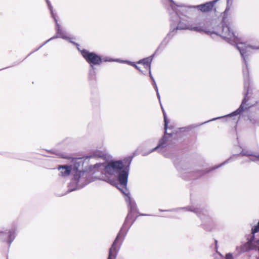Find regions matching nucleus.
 <instances>
[{"label": "nucleus", "mask_w": 259, "mask_h": 259, "mask_svg": "<svg viewBox=\"0 0 259 259\" xmlns=\"http://www.w3.org/2000/svg\"><path fill=\"white\" fill-rule=\"evenodd\" d=\"M153 86H154V88H155V90L156 91H157L158 90V88L157 87V85H156V83L155 82V81L154 80V82H153Z\"/></svg>", "instance_id": "cd10ccee"}, {"label": "nucleus", "mask_w": 259, "mask_h": 259, "mask_svg": "<svg viewBox=\"0 0 259 259\" xmlns=\"http://www.w3.org/2000/svg\"><path fill=\"white\" fill-rule=\"evenodd\" d=\"M123 62H125V61H122ZM126 63H127L128 64L135 67L136 68V66H137L135 63L134 62H127V61H126Z\"/></svg>", "instance_id": "b1692460"}, {"label": "nucleus", "mask_w": 259, "mask_h": 259, "mask_svg": "<svg viewBox=\"0 0 259 259\" xmlns=\"http://www.w3.org/2000/svg\"><path fill=\"white\" fill-rule=\"evenodd\" d=\"M136 68L137 69H138L139 71H140V72H142V71L141 70V69H140V67H138V66H136Z\"/></svg>", "instance_id": "2f4dec72"}, {"label": "nucleus", "mask_w": 259, "mask_h": 259, "mask_svg": "<svg viewBox=\"0 0 259 259\" xmlns=\"http://www.w3.org/2000/svg\"><path fill=\"white\" fill-rule=\"evenodd\" d=\"M185 208L195 213L201 219L204 226L212 223V219L207 215V211L205 209H200L193 206H189Z\"/></svg>", "instance_id": "1a4fd4ad"}, {"label": "nucleus", "mask_w": 259, "mask_h": 259, "mask_svg": "<svg viewBox=\"0 0 259 259\" xmlns=\"http://www.w3.org/2000/svg\"><path fill=\"white\" fill-rule=\"evenodd\" d=\"M229 160H230V159H228L227 160L225 161L224 162L222 163L221 164L217 166V167H214L213 169H215V168H217L221 166L222 165H224V164L227 163Z\"/></svg>", "instance_id": "5701e85b"}, {"label": "nucleus", "mask_w": 259, "mask_h": 259, "mask_svg": "<svg viewBox=\"0 0 259 259\" xmlns=\"http://www.w3.org/2000/svg\"><path fill=\"white\" fill-rule=\"evenodd\" d=\"M219 0H214L212 2H208L203 5H198L197 7L202 12H205L210 10L213 5Z\"/></svg>", "instance_id": "4468645a"}, {"label": "nucleus", "mask_w": 259, "mask_h": 259, "mask_svg": "<svg viewBox=\"0 0 259 259\" xmlns=\"http://www.w3.org/2000/svg\"><path fill=\"white\" fill-rule=\"evenodd\" d=\"M73 166V164L71 165H60L58 167V170H59L60 176L63 177H66L68 176L70 174H72V167Z\"/></svg>", "instance_id": "ddd939ff"}, {"label": "nucleus", "mask_w": 259, "mask_h": 259, "mask_svg": "<svg viewBox=\"0 0 259 259\" xmlns=\"http://www.w3.org/2000/svg\"><path fill=\"white\" fill-rule=\"evenodd\" d=\"M225 259H233V255L231 253H227L226 255Z\"/></svg>", "instance_id": "412c9836"}, {"label": "nucleus", "mask_w": 259, "mask_h": 259, "mask_svg": "<svg viewBox=\"0 0 259 259\" xmlns=\"http://www.w3.org/2000/svg\"><path fill=\"white\" fill-rule=\"evenodd\" d=\"M50 40V39H48L47 41H46L44 44H43L41 46H40L39 48H37V50H38L40 48H41L43 45H44L45 44L47 43Z\"/></svg>", "instance_id": "7c9ffc66"}, {"label": "nucleus", "mask_w": 259, "mask_h": 259, "mask_svg": "<svg viewBox=\"0 0 259 259\" xmlns=\"http://www.w3.org/2000/svg\"><path fill=\"white\" fill-rule=\"evenodd\" d=\"M232 0H227V7H226V8L224 11V15H227V14L228 13H229L230 9H231V6H232Z\"/></svg>", "instance_id": "6ab92c4d"}, {"label": "nucleus", "mask_w": 259, "mask_h": 259, "mask_svg": "<svg viewBox=\"0 0 259 259\" xmlns=\"http://www.w3.org/2000/svg\"><path fill=\"white\" fill-rule=\"evenodd\" d=\"M16 236V229L12 228L8 233L0 232V236L4 241H6L9 245L12 243Z\"/></svg>", "instance_id": "9b49d317"}, {"label": "nucleus", "mask_w": 259, "mask_h": 259, "mask_svg": "<svg viewBox=\"0 0 259 259\" xmlns=\"http://www.w3.org/2000/svg\"><path fill=\"white\" fill-rule=\"evenodd\" d=\"M169 9L174 13L171 16V20L177 24L176 30H190L197 32H204L206 33L210 32L208 30L209 27V22L206 20L196 19L193 22L189 21L184 19L190 14V7L185 5L176 4L172 0L168 2Z\"/></svg>", "instance_id": "7ed1b4c3"}, {"label": "nucleus", "mask_w": 259, "mask_h": 259, "mask_svg": "<svg viewBox=\"0 0 259 259\" xmlns=\"http://www.w3.org/2000/svg\"><path fill=\"white\" fill-rule=\"evenodd\" d=\"M163 113L164 115V130H165V134L163 138L159 141L158 145L152 149V150L150 151V152H153L154 151H158L159 152H162V149L165 148L167 145V141L168 137L167 135L169 136H172L174 134L173 132H168L169 130H170V127H168V120L166 117V115L163 110Z\"/></svg>", "instance_id": "6e6552de"}, {"label": "nucleus", "mask_w": 259, "mask_h": 259, "mask_svg": "<svg viewBox=\"0 0 259 259\" xmlns=\"http://www.w3.org/2000/svg\"><path fill=\"white\" fill-rule=\"evenodd\" d=\"M249 118L250 122L252 124H256L259 125V119L258 117H256L255 118V119H254V118H251V117H249Z\"/></svg>", "instance_id": "aec40b11"}, {"label": "nucleus", "mask_w": 259, "mask_h": 259, "mask_svg": "<svg viewBox=\"0 0 259 259\" xmlns=\"http://www.w3.org/2000/svg\"><path fill=\"white\" fill-rule=\"evenodd\" d=\"M240 154L243 156H250V160L253 161H256L257 159H259V154L257 155H253L250 151L242 150Z\"/></svg>", "instance_id": "dca6fc26"}, {"label": "nucleus", "mask_w": 259, "mask_h": 259, "mask_svg": "<svg viewBox=\"0 0 259 259\" xmlns=\"http://www.w3.org/2000/svg\"><path fill=\"white\" fill-rule=\"evenodd\" d=\"M222 117H217V118H213V119H211V120H208V121H206V122H203V123H202L200 124V125L203 124H204V123H206V122H209V121H212V120H216V119H220V118H222ZM199 125H200V124L197 125L196 126H199Z\"/></svg>", "instance_id": "4be33fe9"}, {"label": "nucleus", "mask_w": 259, "mask_h": 259, "mask_svg": "<svg viewBox=\"0 0 259 259\" xmlns=\"http://www.w3.org/2000/svg\"><path fill=\"white\" fill-rule=\"evenodd\" d=\"M106 156V154L105 151L96 150L92 155L93 157L105 158Z\"/></svg>", "instance_id": "a211bd4d"}, {"label": "nucleus", "mask_w": 259, "mask_h": 259, "mask_svg": "<svg viewBox=\"0 0 259 259\" xmlns=\"http://www.w3.org/2000/svg\"><path fill=\"white\" fill-rule=\"evenodd\" d=\"M259 49V47L247 46L244 47L237 46V49L240 52L243 60V75L244 77V88L246 90V88L249 87V71L248 68L247 59L248 56L250 55L251 52L250 49Z\"/></svg>", "instance_id": "423d86ee"}, {"label": "nucleus", "mask_w": 259, "mask_h": 259, "mask_svg": "<svg viewBox=\"0 0 259 259\" xmlns=\"http://www.w3.org/2000/svg\"><path fill=\"white\" fill-rule=\"evenodd\" d=\"M228 13H229L225 15H224V13H223L221 30L214 32V33L220 35L223 38L232 45H236V46L238 45L244 47L246 46L244 44L238 43L240 39L235 35L232 25L227 19ZM236 47L237 48V46H236Z\"/></svg>", "instance_id": "20e7f679"}, {"label": "nucleus", "mask_w": 259, "mask_h": 259, "mask_svg": "<svg viewBox=\"0 0 259 259\" xmlns=\"http://www.w3.org/2000/svg\"><path fill=\"white\" fill-rule=\"evenodd\" d=\"M122 228L120 230L119 233L117 235L110 249L108 259H114L116 257V254L117 253V248L116 247V245L118 240L120 238V236L122 234Z\"/></svg>", "instance_id": "f8f14e48"}, {"label": "nucleus", "mask_w": 259, "mask_h": 259, "mask_svg": "<svg viewBox=\"0 0 259 259\" xmlns=\"http://www.w3.org/2000/svg\"><path fill=\"white\" fill-rule=\"evenodd\" d=\"M153 56H151L150 57L144 58L142 60H140L138 61V64H142L144 66L145 68L150 69V64L152 60Z\"/></svg>", "instance_id": "2eb2a0df"}, {"label": "nucleus", "mask_w": 259, "mask_h": 259, "mask_svg": "<svg viewBox=\"0 0 259 259\" xmlns=\"http://www.w3.org/2000/svg\"><path fill=\"white\" fill-rule=\"evenodd\" d=\"M46 1H47V3L48 4L49 9H50V10L51 11L52 17H53V18L54 19V20L56 22V23L57 34L55 36H54V37L51 38L50 39L51 40V39H52L55 38H62L63 39L68 40L70 42H71L73 44H75L78 46V45L77 44H75V42H74L73 41H71V38L70 37L67 36L65 32H64L61 29L60 26L59 24L58 23L57 20L55 17V15L53 11V7L51 5L50 2H49V0H46Z\"/></svg>", "instance_id": "9d476101"}, {"label": "nucleus", "mask_w": 259, "mask_h": 259, "mask_svg": "<svg viewBox=\"0 0 259 259\" xmlns=\"http://www.w3.org/2000/svg\"><path fill=\"white\" fill-rule=\"evenodd\" d=\"M176 30L175 28H173V30H171L167 35V36L165 37V38L163 39V40L162 41V42L161 43V44L160 45L159 47H158V49H159V48L160 47H161L162 46L164 45V46H165L167 43L168 42V41L169 40V39L172 37V36L174 35V33H173V32Z\"/></svg>", "instance_id": "f3484780"}, {"label": "nucleus", "mask_w": 259, "mask_h": 259, "mask_svg": "<svg viewBox=\"0 0 259 259\" xmlns=\"http://www.w3.org/2000/svg\"><path fill=\"white\" fill-rule=\"evenodd\" d=\"M178 169L182 173V174H184L185 173H187V172H189V171H186V172H183V168H181L180 167H177Z\"/></svg>", "instance_id": "bb28decb"}, {"label": "nucleus", "mask_w": 259, "mask_h": 259, "mask_svg": "<svg viewBox=\"0 0 259 259\" xmlns=\"http://www.w3.org/2000/svg\"><path fill=\"white\" fill-rule=\"evenodd\" d=\"M83 161L82 158H78L73 161L72 183L76 185V189L82 188L96 179L105 181L114 185L116 183L114 178L106 171L105 168L112 162H123L121 160L111 161L107 164L105 163H97L90 165L89 171H87L82 170Z\"/></svg>", "instance_id": "f257e3e1"}, {"label": "nucleus", "mask_w": 259, "mask_h": 259, "mask_svg": "<svg viewBox=\"0 0 259 259\" xmlns=\"http://www.w3.org/2000/svg\"><path fill=\"white\" fill-rule=\"evenodd\" d=\"M80 52L82 57L92 68L94 65H100L103 61L110 62L113 61L109 57H106L102 58L95 53L90 52L85 50H83Z\"/></svg>", "instance_id": "0eeeda50"}, {"label": "nucleus", "mask_w": 259, "mask_h": 259, "mask_svg": "<svg viewBox=\"0 0 259 259\" xmlns=\"http://www.w3.org/2000/svg\"><path fill=\"white\" fill-rule=\"evenodd\" d=\"M149 76L151 78V79L152 80L153 82H154V79L153 77L152 76L151 72V68L149 69Z\"/></svg>", "instance_id": "a878e982"}, {"label": "nucleus", "mask_w": 259, "mask_h": 259, "mask_svg": "<svg viewBox=\"0 0 259 259\" xmlns=\"http://www.w3.org/2000/svg\"><path fill=\"white\" fill-rule=\"evenodd\" d=\"M131 159H124L123 162H115L111 163L106 168V171L113 176L114 180L118 178L119 184L117 188L126 196V202L128 203L129 211L126 218L123 226H125L128 221L133 218V213L137 211L136 202L130 196L129 191L126 188L127 178L130 170Z\"/></svg>", "instance_id": "f03ea898"}, {"label": "nucleus", "mask_w": 259, "mask_h": 259, "mask_svg": "<svg viewBox=\"0 0 259 259\" xmlns=\"http://www.w3.org/2000/svg\"><path fill=\"white\" fill-rule=\"evenodd\" d=\"M156 92L157 98H158L159 101H160V95L158 92V90H157V91H156Z\"/></svg>", "instance_id": "c85d7f7f"}, {"label": "nucleus", "mask_w": 259, "mask_h": 259, "mask_svg": "<svg viewBox=\"0 0 259 259\" xmlns=\"http://www.w3.org/2000/svg\"><path fill=\"white\" fill-rule=\"evenodd\" d=\"M245 93L242 103L239 108L232 113L226 115L227 117H232L237 115H243L247 112L248 110L254 106L256 103V101L252 96L251 90L249 88L244 90ZM226 117V116H225Z\"/></svg>", "instance_id": "39448f33"}, {"label": "nucleus", "mask_w": 259, "mask_h": 259, "mask_svg": "<svg viewBox=\"0 0 259 259\" xmlns=\"http://www.w3.org/2000/svg\"><path fill=\"white\" fill-rule=\"evenodd\" d=\"M123 62H125V61H122ZM126 63H127L128 64L135 67L136 68V66H137L135 63L134 62H127V61H126Z\"/></svg>", "instance_id": "393cba45"}, {"label": "nucleus", "mask_w": 259, "mask_h": 259, "mask_svg": "<svg viewBox=\"0 0 259 259\" xmlns=\"http://www.w3.org/2000/svg\"><path fill=\"white\" fill-rule=\"evenodd\" d=\"M50 40V39H48L47 41H46L44 44H43L41 46H40L39 48H37V50H38L40 48H41L43 45H44L45 44L47 43Z\"/></svg>", "instance_id": "c756f323"}]
</instances>
